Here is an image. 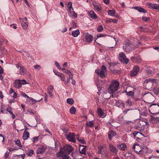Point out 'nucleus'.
Listing matches in <instances>:
<instances>
[{
	"label": "nucleus",
	"instance_id": "9b49d317",
	"mask_svg": "<svg viewBox=\"0 0 159 159\" xmlns=\"http://www.w3.org/2000/svg\"><path fill=\"white\" fill-rule=\"evenodd\" d=\"M139 70V68L138 66H134L133 70L130 72V76L132 77H133L136 75L138 73Z\"/></svg>",
	"mask_w": 159,
	"mask_h": 159
},
{
	"label": "nucleus",
	"instance_id": "dca6fc26",
	"mask_svg": "<svg viewBox=\"0 0 159 159\" xmlns=\"http://www.w3.org/2000/svg\"><path fill=\"white\" fill-rule=\"evenodd\" d=\"M133 148L135 150V152L139 154V152L143 151L142 148L140 147L138 144H135L133 147Z\"/></svg>",
	"mask_w": 159,
	"mask_h": 159
},
{
	"label": "nucleus",
	"instance_id": "a19ab883",
	"mask_svg": "<svg viewBox=\"0 0 159 159\" xmlns=\"http://www.w3.org/2000/svg\"><path fill=\"white\" fill-rule=\"evenodd\" d=\"M29 98H30V101H32L33 104H34L35 102H39L40 101L42 100V98L40 99L37 100H36L33 98H30V97Z\"/></svg>",
	"mask_w": 159,
	"mask_h": 159
},
{
	"label": "nucleus",
	"instance_id": "c9c22d12",
	"mask_svg": "<svg viewBox=\"0 0 159 159\" xmlns=\"http://www.w3.org/2000/svg\"><path fill=\"white\" fill-rule=\"evenodd\" d=\"M134 8L135 9L137 10L140 12H146V10H145L143 8L140 7H134Z\"/></svg>",
	"mask_w": 159,
	"mask_h": 159
},
{
	"label": "nucleus",
	"instance_id": "338daca9",
	"mask_svg": "<svg viewBox=\"0 0 159 159\" xmlns=\"http://www.w3.org/2000/svg\"><path fill=\"white\" fill-rule=\"evenodd\" d=\"M21 95L22 96L25 97H27L28 98H30L25 93H23L21 94Z\"/></svg>",
	"mask_w": 159,
	"mask_h": 159
},
{
	"label": "nucleus",
	"instance_id": "4d7b16f0",
	"mask_svg": "<svg viewBox=\"0 0 159 159\" xmlns=\"http://www.w3.org/2000/svg\"><path fill=\"white\" fill-rule=\"evenodd\" d=\"M55 65L56 66V67L59 69H61V68L60 66V65L57 62V61L55 62Z\"/></svg>",
	"mask_w": 159,
	"mask_h": 159
},
{
	"label": "nucleus",
	"instance_id": "37998d69",
	"mask_svg": "<svg viewBox=\"0 0 159 159\" xmlns=\"http://www.w3.org/2000/svg\"><path fill=\"white\" fill-rule=\"evenodd\" d=\"M34 151L32 150H30L27 153V155L29 156H32L34 154Z\"/></svg>",
	"mask_w": 159,
	"mask_h": 159
},
{
	"label": "nucleus",
	"instance_id": "412c9836",
	"mask_svg": "<svg viewBox=\"0 0 159 159\" xmlns=\"http://www.w3.org/2000/svg\"><path fill=\"white\" fill-rule=\"evenodd\" d=\"M150 121L152 124H156L159 122V117H153L151 116L150 119Z\"/></svg>",
	"mask_w": 159,
	"mask_h": 159
},
{
	"label": "nucleus",
	"instance_id": "e2e57ef3",
	"mask_svg": "<svg viewBox=\"0 0 159 159\" xmlns=\"http://www.w3.org/2000/svg\"><path fill=\"white\" fill-rule=\"evenodd\" d=\"M130 109H125L123 111V112L125 113V114H127L128 111L130 110Z\"/></svg>",
	"mask_w": 159,
	"mask_h": 159
},
{
	"label": "nucleus",
	"instance_id": "aec40b11",
	"mask_svg": "<svg viewBox=\"0 0 159 159\" xmlns=\"http://www.w3.org/2000/svg\"><path fill=\"white\" fill-rule=\"evenodd\" d=\"M97 111L98 116L100 117L103 118L105 117L106 115H104V113L101 108H98L97 109Z\"/></svg>",
	"mask_w": 159,
	"mask_h": 159
},
{
	"label": "nucleus",
	"instance_id": "5701e85b",
	"mask_svg": "<svg viewBox=\"0 0 159 159\" xmlns=\"http://www.w3.org/2000/svg\"><path fill=\"white\" fill-rule=\"evenodd\" d=\"M116 134V133L114 132L113 130H110L108 134V137L110 140H111L113 137L115 136Z\"/></svg>",
	"mask_w": 159,
	"mask_h": 159
},
{
	"label": "nucleus",
	"instance_id": "c756f323",
	"mask_svg": "<svg viewBox=\"0 0 159 159\" xmlns=\"http://www.w3.org/2000/svg\"><path fill=\"white\" fill-rule=\"evenodd\" d=\"M144 96V97L146 98V100L148 101H150L151 99L153 98L152 96L149 93L145 94Z\"/></svg>",
	"mask_w": 159,
	"mask_h": 159
},
{
	"label": "nucleus",
	"instance_id": "4be33fe9",
	"mask_svg": "<svg viewBox=\"0 0 159 159\" xmlns=\"http://www.w3.org/2000/svg\"><path fill=\"white\" fill-rule=\"evenodd\" d=\"M147 5L149 8H151L159 10V5H158L152 3H148Z\"/></svg>",
	"mask_w": 159,
	"mask_h": 159
},
{
	"label": "nucleus",
	"instance_id": "a878e982",
	"mask_svg": "<svg viewBox=\"0 0 159 159\" xmlns=\"http://www.w3.org/2000/svg\"><path fill=\"white\" fill-rule=\"evenodd\" d=\"M46 148L43 146H41L40 148H38L37 150L38 154H41L44 152Z\"/></svg>",
	"mask_w": 159,
	"mask_h": 159
},
{
	"label": "nucleus",
	"instance_id": "79ce46f5",
	"mask_svg": "<svg viewBox=\"0 0 159 159\" xmlns=\"http://www.w3.org/2000/svg\"><path fill=\"white\" fill-rule=\"evenodd\" d=\"M126 105L127 106H130L132 105L131 102L129 99L127 100L125 102Z\"/></svg>",
	"mask_w": 159,
	"mask_h": 159
},
{
	"label": "nucleus",
	"instance_id": "7ed1b4c3",
	"mask_svg": "<svg viewBox=\"0 0 159 159\" xmlns=\"http://www.w3.org/2000/svg\"><path fill=\"white\" fill-rule=\"evenodd\" d=\"M68 155L62 150V148L61 147L59 151L57 153L56 156L59 159H69L70 157Z\"/></svg>",
	"mask_w": 159,
	"mask_h": 159
},
{
	"label": "nucleus",
	"instance_id": "473e14b6",
	"mask_svg": "<svg viewBox=\"0 0 159 159\" xmlns=\"http://www.w3.org/2000/svg\"><path fill=\"white\" fill-rule=\"evenodd\" d=\"M72 156L75 159H79V154L76 152H72Z\"/></svg>",
	"mask_w": 159,
	"mask_h": 159
},
{
	"label": "nucleus",
	"instance_id": "0e129e2a",
	"mask_svg": "<svg viewBox=\"0 0 159 159\" xmlns=\"http://www.w3.org/2000/svg\"><path fill=\"white\" fill-rule=\"evenodd\" d=\"M34 68L35 69H38L39 70H40V68H41V66L39 65H35V66H34Z\"/></svg>",
	"mask_w": 159,
	"mask_h": 159
},
{
	"label": "nucleus",
	"instance_id": "ea45409f",
	"mask_svg": "<svg viewBox=\"0 0 159 159\" xmlns=\"http://www.w3.org/2000/svg\"><path fill=\"white\" fill-rule=\"evenodd\" d=\"M77 140L79 142L82 144H85V141L84 138H80L79 137L77 138Z\"/></svg>",
	"mask_w": 159,
	"mask_h": 159
},
{
	"label": "nucleus",
	"instance_id": "a18cd8bd",
	"mask_svg": "<svg viewBox=\"0 0 159 159\" xmlns=\"http://www.w3.org/2000/svg\"><path fill=\"white\" fill-rule=\"evenodd\" d=\"M126 95L129 96H133L134 95V93L132 91H129L127 93Z\"/></svg>",
	"mask_w": 159,
	"mask_h": 159
},
{
	"label": "nucleus",
	"instance_id": "423d86ee",
	"mask_svg": "<svg viewBox=\"0 0 159 159\" xmlns=\"http://www.w3.org/2000/svg\"><path fill=\"white\" fill-rule=\"evenodd\" d=\"M75 135L73 133L69 132L65 135L67 139L69 142L75 143L76 141Z\"/></svg>",
	"mask_w": 159,
	"mask_h": 159
},
{
	"label": "nucleus",
	"instance_id": "3c124183",
	"mask_svg": "<svg viewBox=\"0 0 159 159\" xmlns=\"http://www.w3.org/2000/svg\"><path fill=\"white\" fill-rule=\"evenodd\" d=\"M16 144L18 145L20 147H22V145L20 143V140H17L15 141Z\"/></svg>",
	"mask_w": 159,
	"mask_h": 159
},
{
	"label": "nucleus",
	"instance_id": "4468645a",
	"mask_svg": "<svg viewBox=\"0 0 159 159\" xmlns=\"http://www.w3.org/2000/svg\"><path fill=\"white\" fill-rule=\"evenodd\" d=\"M153 69L152 67H147L146 68V72L148 77L152 75L153 73Z\"/></svg>",
	"mask_w": 159,
	"mask_h": 159
},
{
	"label": "nucleus",
	"instance_id": "680f3d73",
	"mask_svg": "<svg viewBox=\"0 0 159 159\" xmlns=\"http://www.w3.org/2000/svg\"><path fill=\"white\" fill-rule=\"evenodd\" d=\"M71 10H73L72 7H69L67 9L68 11L70 13L71 12Z\"/></svg>",
	"mask_w": 159,
	"mask_h": 159
},
{
	"label": "nucleus",
	"instance_id": "39448f33",
	"mask_svg": "<svg viewBox=\"0 0 159 159\" xmlns=\"http://www.w3.org/2000/svg\"><path fill=\"white\" fill-rule=\"evenodd\" d=\"M149 111L151 113L156 115L159 112V105L153 104L150 106Z\"/></svg>",
	"mask_w": 159,
	"mask_h": 159
},
{
	"label": "nucleus",
	"instance_id": "9d476101",
	"mask_svg": "<svg viewBox=\"0 0 159 159\" xmlns=\"http://www.w3.org/2000/svg\"><path fill=\"white\" fill-rule=\"evenodd\" d=\"M119 59L121 62L127 64L129 62V59L126 58L125 54L122 52L120 53Z\"/></svg>",
	"mask_w": 159,
	"mask_h": 159
},
{
	"label": "nucleus",
	"instance_id": "c03bdc74",
	"mask_svg": "<svg viewBox=\"0 0 159 159\" xmlns=\"http://www.w3.org/2000/svg\"><path fill=\"white\" fill-rule=\"evenodd\" d=\"M20 82V84L22 85H24L27 84L26 81L25 80H19Z\"/></svg>",
	"mask_w": 159,
	"mask_h": 159
},
{
	"label": "nucleus",
	"instance_id": "f03ea898",
	"mask_svg": "<svg viewBox=\"0 0 159 159\" xmlns=\"http://www.w3.org/2000/svg\"><path fill=\"white\" fill-rule=\"evenodd\" d=\"M95 72L97 75L101 78H104L106 76L107 74V68L104 65H103L101 67V69H97Z\"/></svg>",
	"mask_w": 159,
	"mask_h": 159
},
{
	"label": "nucleus",
	"instance_id": "6e6d98bb",
	"mask_svg": "<svg viewBox=\"0 0 159 159\" xmlns=\"http://www.w3.org/2000/svg\"><path fill=\"white\" fill-rule=\"evenodd\" d=\"M94 8L95 10H96L97 11H100L101 10V9L99 7L94 5Z\"/></svg>",
	"mask_w": 159,
	"mask_h": 159
},
{
	"label": "nucleus",
	"instance_id": "603ef678",
	"mask_svg": "<svg viewBox=\"0 0 159 159\" xmlns=\"http://www.w3.org/2000/svg\"><path fill=\"white\" fill-rule=\"evenodd\" d=\"M142 19L144 21H147L149 20L150 18H148L146 16H143L142 17Z\"/></svg>",
	"mask_w": 159,
	"mask_h": 159
},
{
	"label": "nucleus",
	"instance_id": "7c9ffc66",
	"mask_svg": "<svg viewBox=\"0 0 159 159\" xmlns=\"http://www.w3.org/2000/svg\"><path fill=\"white\" fill-rule=\"evenodd\" d=\"M29 133L27 131H25L23 135V138L24 140H27L29 137Z\"/></svg>",
	"mask_w": 159,
	"mask_h": 159
},
{
	"label": "nucleus",
	"instance_id": "58836bf2",
	"mask_svg": "<svg viewBox=\"0 0 159 159\" xmlns=\"http://www.w3.org/2000/svg\"><path fill=\"white\" fill-rule=\"evenodd\" d=\"M67 102L71 105H72L74 102V100L71 98H68L67 100Z\"/></svg>",
	"mask_w": 159,
	"mask_h": 159
},
{
	"label": "nucleus",
	"instance_id": "69168bd1",
	"mask_svg": "<svg viewBox=\"0 0 159 159\" xmlns=\"http://www.w3.org/2000/svg\"><path fill=\"white\" fill-rule=\"evenodd\" d=\"M149 79V81L150 82H152V85H153L154 83H155L156 82V80L155 79H153L152 80H151L150 79Z\"/></svg>",
	"mask_w": 159,
	"mask_h": 159
},
{
	"label": "nucleus",
	"instance_id": "72a5a7b5",
	"mask_svg": "<svg viewBox=\"0 0 159 159\" xmlns=\"http://www.w3.org/2000/svg\"><path fill=\"white\" fill-rule=\"evenodd\" d=\"M118 148L120 150H124L126 148V146L125 144L122 143L119 145Z\"/></svg>",
	"mask_w": 159,
	"mask_h": 159
},
{
	"label": "nucleus",
	"instance_id": "f3484780",
	"mask_svg": "<svg viewBox=\"0 0 159 159\" xmlns=\"http://www.w3.org/2000/svg\"><path fill=\"white\" fill-rule=\"evenodd\" d=\"M86 146L84 145H80L79 147V150L80 153L83 155H86Z\"/></svg>",
	"mask_w": 159,
	"mask_h": 159
},
{
	"label": "nucleus",
	"instance_id": "c85d7f7f",
	"mask_svg": "<svg viewBox=\"0 0 159 159\" xmlns=\"http://www.w3.org/2000/svg\"><path fill=\"white\" fill-rule=\"evenodd\" d=\"M6 110L11 115V118L13 119H14L15 118V116L12 111V109L11 107H8L7 109Z\"/></svg>",
	"mask_w": 159,
	"mask_h": 159
},
{
	"label": "nucleus",
	"instance_id": "5fc2aeb1",
	"mask_svg": "<svg viewBox=\"0 0 159 159\" xmlns=\"http://www.w3.org/2000/svg\"><path fill=\"white\" fill-rule=\"evenodd\" d=\"M54 72L56 75H57L59 77H60L61 76V75L62 73H60L58 71H54Z\"/></svg>",
	"mask_w": 159,
	"mask_h": 159
},
{
	"label": "nucleus",
	"instance_id": "1a4fd4ad",
	"mask_svg": "<svg viewBox=\"0 0 159 159\" xmlns=\"http://www.w3.org/2000/svg\"><path fill=\"white\" fill-rule=\"evenodd\" d=\"M19 19L21 21V24L23 29L24 30H26L28 27V24L27 18L26 17L23 18H20Z\"/></svg>",
	"mask_w": 159,
	"mask_h": 159
},
{
	"label": "nucleus",
	"instance_id": "b1692460",
	"mask_svg": "<svg viewBox=\"0 0 159 159\" xmlns=\"http://www.w3.org/2000/svg\"><path fill=\"white\" fill-rule=\"evenodd\" d=\"M19 80H16L14 83L13 85L15 87L18 89L21 87V85L20 82Z\"/></svg>",
	"mask_w": 159,
	"mask_h": 159
},
{
	"label": "nucleus",
	"instance_id": "f704fd0d",
	"mask_svg": "<svg viewBox=\"0 0 159 159\" xmlns=\"http://www.w3.org/2000/svg\"><path fill=\"white\" fill-rule=\"evenodd\" d=\"M107 12L109 15L111 16H114L116 14V11L115 10H109L107 11Z\"/></svg>",
	"mask_w": 159,
	"mask_h": 159
},
{
	"label": "nucleus",
	"instance_id": "bb28decb",
	"mask_svg": "<svg viewBox=\"0 0 159 159\" xmlns=\"http://www.w3.org/2000/svg\"><path fill=\"white\" fill-rule=\"evenodd\" d=\"M26 70L24 66H21L19 70V73L21 75H24L26 73Z\"/></svg>",
	"mask_w": 159,
	"mask_h": 159
},
{
	"label": "nucleus",
	"instance_id": "e433bc0d",
	"mask_svg": "<svg viewBox=\"0 0 159 159\" xmlns=\"http://www.w3.org/2000/svg\"><path fill=\"white\" fill-rule=\"evenodd\" d=\"M76 111V108L74 106L72 107L70 109V112L72 114H75V113Z\"/></svg>",
	"mask_w": 159,
	"mask_h": 159
},
{
	"label": "nucleus",
	"instance_id": "2f4dec72",
	"mask_svg": "<svg viewBox=\"0 0 159 159\" xmlns=\"http://www.w3.org/2000/svg\"><path fill=\"white\" fill-rule=\"evenodd\" d=\"M80 34V30L79 29L72 32V35L75 37H77Z\"/></svg>",
	"mask_w": 159,
	"mask_h": 159
},
{
	"label": "nucleus",
	"instance_id": "cd10ccee",
	"mask_svg": "<svg viewBox=\"0 0 159 159\" xmlns=\"http://www.w3.org/2000/svg\"><path fill=\"white\" fill-rule=\"evenodd\" d=\"M89 15L91 17L94 19H96L97 18L96 14L92 10L90 11L89 12Z\"/></svg>",
	"mask_w": 159,
	"mask_h": 159
},
{
	"label": "nucleus",
	"instance_id": "8fccbe9b",
	"mask_svg": "<svg viewBox=\"0 0 159 159\" xmlns=\"http://www.w3.org/2000/svg\"><path fill=\"white\" fill-rule=\"evenodd\" d=\"M54 89L53 86L52 85H50L48 89V91L53 92Z\"/></svg>",
	"mask_w": 159,
	"mask_h": 159
},
{
	"label": "nucleus",
	"instance_id": "09e8293b",
	"mask_svg": "<svg viewBox=\"0 0 159 159\" xmlns=\"http://www.w3.org/2000/svg\"><path fill=\"white\" fill-rule=\"evenodd\" d=\"M39 136L34 137L33 138L32 141L33 143H34L35 142L37 141L38 140Z\"/></svg>",
	"mask_w": 159,
	"mask_h": 159
},
{
	"label": "nucleus",
	"instance_id": "4c0bfd02",
	"mask_svg": "<svg viewBox=\"0 0 159 159\" xmlns=\"http://www.w3.org/2000/svg\"><path fill=\"white\" fill-rule=\"evenodd\" d=\"M86 125L87 126L90 127H92L94 126V124L92 122V121H89V122H87L86 124Z\"/></svg>",
	"mask_w": 159,
	"mask_h": 159
},
{
	"label": "nucleus",
	"instance_id": "a211bd4d",
	"mask_svg": "<svg viewBox=\"0 0 159 159\" xmlns=\"http://www.w3.org/2000/svg\"><path fill=\"white\" fill-rule=\"evenodd\" d=\"M133 135L134 137V139L136 140H137L138 139H140L139 137H140L141 135L143 136L142 133L136 131H134L133 132Z\"/></svg>",
	"mask_w": 159,
	"mask_h": 159
},
{
	"label": "nucleus",
	"instance_id": "6ab92c4d",
	"mask_svg": "<svg viewBox=\"0 0 159 159\" xmlns=\"http://www.w3.org/2000/svg\"><path fill=\"white\" fill-rule=\"evenodd\" d=\"M61 70H63V72L69 75V79H72V78L73 76V74L69 70H66L64 68L62 69Z\"/></svg>",
	"mask_w": 159,
	"mask_h": 159
},
{
	"label": "nucleus",
	"instance_id": "6e6552de",
	"mask_svg": "<svg viewBox=\"0 0 159 159\" xmlns=\"http://www.w3.org/2000/svg\"><path fill=\"white\" fill-rule=\"evenodd\" d=\"M109 150L111 155L115 156L117 155L118 150L117 148L111 143L109 144Z\"/></svg>",
	"mask_w": 159,
	"mask_h": 159
},
{
	"label": "nucleus",
	"instance_id": "f8f14e48",
	"mask_svg": "<svg viewBox=\"0 0 159 159\" xmlns=\"http://www.w3.org/2000/svg\"><path fill=\"white\" fill-rule=\"evenodd\" d=\"M84 37L85 39V41L88 43L91 42L93 39V36L89 34L88 33H86L84 34Z\"/></svg>",
	"mask_w": 159,
	"mask_h": 159
},
{
	"label": "nucleus",
	"instance_id": "bf43d9fd",
	"mask_svg": "<svg viewBox=\"0 0 159 159\" xmlns=\"http://www.w3.org/2000/svg\"><path fill=\"white\" fill-rule=\"evenodd\" d=\"M4 139V138L2 135V134H0V141H2L3 142Z\"/></svg>",
	"mask_w": 159,
	"mask_h": 159
},
{
	"label": "nucleus",
	"instance_id": "774afa93",
	"mask_svg": "<svg viewBox=\"0 0 159 159\" xmlns=\"http://www.w3.org/2000/svg\"><path fill=\"white\" fill-rule=\"evenodd\" d=\"M60 30L62 33L65 32L67 31V29L65 27L63 29V30Z\"/></svg>",
	"mask_w": 159,
	"mask_h": 159
},
{
	"label": "nucleus",
	"instance_id": "864d4df0",
	"mask_svg": "<svg viewBox=\"0 0 159 159\" xmlns=\"http://www.w3.org/2000/svg\"><path fill=\"white\" fill-rule=\"evenodd\" d=\"M62 74L63 76H62V75H61V76L60 77L61 78V80L65 82L66 77L63 74Z\"/></svg>",
	"mask_w": 159,
	"mask_h": 159
},
{
	"label": "nucleus",
	"instance_id": "ddd939ff",
	"mask_svg": "<svg viewBox=\"0 0 159 159\" xmlns=\"http://www.w3.org/2000/svg\"><path fill=\"white\" fill-rule=\"evenodd\" d=\"M130 60L133 62H135L137 63H140L142 61V60L139 56L131 57L130 58Z\"/></svg>",
	"mask_w": 159,
	"mask_h": 159
},
{
	"label": "nucleus",
	"instance_id": "2eb2a0df",
	"mask_svg": "<svg viewBox=\"0 0 159 159\" xmlns=\"http://www.w3.org/2000/svg\"><path fill=\"white\" fill-rule=\"evenodd\" d=\"M149 79H147L145 80L146 84L145 86L146 89L149 90H151L152 89V82H150L149 81Z\"/></svg>",
	"mask_w": 159,
	"mask_h": 159
},
{
	"label": "nucleus",
	"instance_id": "de8ad7c7",
	"mask_svg": "<svg viewBox=\"0 0 159 159\" xmlns=\"http://www.w3.org/2000/svg\"><path fill=\"white\" fill-rule=\"evenodd\" d=\"M153 92L155 94L157 95L159 93V89L157 88H154L153 90Z\"/></svg>",
	"mask_w": 159,
	"mask_h": 159
},
{
	"label": "nucleus",
	"instance_id": "f257e3e1",
	"mask_svg": "<svg viewBox=\"0 0 159 159\" xmlns=\"http://www.w3.org/2000/svg\"><path fill=\"white\" fill-rule=\"evenodd\" d=\"M119 85V83L118 81L115 80H112L108 89L109 93L110 94L113 93L117 91L118 89Z\"/></svg>",
	"mask_w": 159,
	"mask_h": 159
},
{
	"label": "nucleus",
	"instance_id": "20e7f679",
	"mask_svg": "<svg viewBox=\"0 0 159 159\" xmlns=\"http://www.w3.org/2000/svg\"><path fill=\"white\" fill-rule=\"evenodd\" d=\"M123 48L127 53H129L134 50V46L129 41L124 42Z\"/></svg>",
	"mask_w": 159,
	"mask_h": 159
},
{
	"label": "nucleus",
	"instance_id": "13d9d810",
	"mask_svg": "<svg viewBox=\"0 0 159 159\" xmlns=\"http://www.w3.org/2000/svg\"><path fill=\"white\" fill-rule=\"evenodd\" d=\"M112 19L111 18L107 19L106 20V23H109L112 22Z\"/></svg>",
	"mask_w": 159,
	"mask_h": 159
},
{
	"label": "nucleus",
	"instance_id": "393cba45",
	"mask_svg": "<svg viewBox=\"0 0 159 159\" xmlns=\"http://www.w3.org/2000/svg\"><path fill=\"white\" fill-rule=\"evenodd\" d=\"M116 106L119 107L124 108L125 107V104L120 101H118L116 103Z\"/></svg>",
	"mask_w": 159,
	"mask_h": 159
},
{
	"label": "nucleus",
	"instance_id": "0eeeda50",
	"mask_svg": "<svg viewBox=\"0 0 159 159\" xmlns=\"http://www.w3.org/2000/svg\"><path fill=\"white\" fill-rule=\"evenodd\" d=\"M62 150L69 155L73 152L74 148L71 145L66 144L62 148Z\"/></svg>",
	"mask_w": 159,
	"mask_h": 159
},
{
	"label": "nucleus",
	"instance_id": "052dcab7",
	"mask_svg": "<svg viewBox=\"0 0 159 159\" xmlns=\"http://www.w3.org/2000/svg\"><path fill=\"white\" fill-rule=\"evenodd\" d=\"M9 152H8L7 151L5 154V157L6 158H7L9 155Z\"/></svg>",
	"mask_w": 159,
	"mask_h": 159
},
{
	"label": "nucleus",
	"instance_id": "49530a36",
	"mask_svg": "<svg viewBox=\"0 0 159 159\" xmlns=\"http://www.w3.org/2000/svg\"><path fill=\"white\" fill-rule=\"evenodd\" d=\"M103 30V27L101 25H99L97 28V30L98 32H99L102 31Z\"/></svg>",
	"mask_w": 159,
	"mask_h": 159
}]
</instances>
